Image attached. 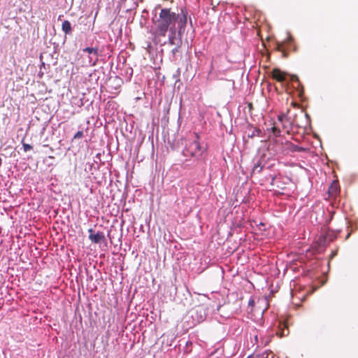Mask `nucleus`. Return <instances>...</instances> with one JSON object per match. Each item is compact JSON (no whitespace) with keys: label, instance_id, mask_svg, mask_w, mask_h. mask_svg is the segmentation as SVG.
<instances>
[{"label":"nucleus","instance_id":"f3484780","mask_svg":"<svg viewBox=\"0 0 358 358\" xmlns=\"http://www.w3.org/2000/svg\"><path fill=\"white\" fill-rule=\"evenodd\" d=\"M22 146L24 152H27L32 149V146L27 143H23Z\"/></svg>","mask_w":358,"mask_h":358},{"label":"nucleus","instance_id":"6e6552de","mask_svg":"<svg viewBox=\"0 0 358 358\" xmlns=\"http://www.w3.org/2000/svg\"><path fill=\"white\" fill-rule=\"evenodd\" d=\"M278 327L280 332H277V334H279L280 337L286 336L289 334V329L286 323L280 322Z\"/></svg>","mask_w":358,"mask_h":358},{"label":"nucleus","instance_id":"a211bd4d","mask_svg":"<svg viewBox=\"0 0 358 358\" xmlns=\"http://www.w3.org/2000/svg\"><path fill=\"white\" fill-rule=\"evenodd\" d=\"M262 169V167L260 166V164H255L253 167V172H260Z\"/></svg>","mask_w":358,"mask_h":358},{"label":"nucleus","instance_id":"4468645a","mask_svg":"<svg viewBox=\"0 0 358 358\" xmlns=\"http://www.w3.org/2000/svg\"><path fill=\"white\" fill-rule=\"evenodd\" d=\"M271 130L274 136L278 137L280 136L281 131L278 127L273 126L271 128Z\"/></svg>","mask_w":358,"mask_h":358},{"label":"nucleus","instance_id":"f03ea898","mask_svg":"<svg viewBox=\"0 0 358 358\" xmlns=\"http://www.w3.org/2000/svg\"><path fill=\"white\" fill-rule=\"evenodd\" d=\"M206 150V148H203L199 143V136L193 133L185 141L182 155L187 157H199Z\"/></svg>","mask_w":358,"mask_h":358},{"label":"nucleus","instance_id":"ddd939ff","mask_svg":"<svg viewBox=\"0 0 358 358\" xmlns=\"http://www.w3.org/2000/svg\"><path fill=\"white\" fill-rule=\"evenodd\" d=\"M262 131L260 129L255 127L252 129L251 134L248 135L249 137L253 138L255 136H260Z\"/></svg>","mask_w":358,"mask_h":358},{"label":"nucleus","instance_id":"f257e3e1","mask_svg":"<svg viewBox=\"0 0 358 358\" xmlns=\"http://www.w3.org/2000/svg\"><path fill=\"white\" fill-rule=\"evenodd\" d=\"M156 25L157 33L162 36H165L167 31L169 29L173 34H176V23L178 22L180 27L179 32L187 24V12L182 10V16L171 10V8H162L159 17L155 20L152 19Z\"/></svg>","mask_w":358,"mask_h":358},{"label":"nucleus","instance_id":"393cba45","mask_svg":"<svg viewBox=\"0 0 358 358\" xmlns=\"http://www.w3.org/2000/svg\"><path fill=\"white\" fill-rule=\"evenodd\" d=\"M336 255V252H334V253L332 254V255H331V258H333Z\"/></svg>","mask_w":358,"mask_h":358},{"label":"nucleus","instance_id":"423d86ee","mask_svg":"<svg viewBox=\"0 0 358 358\" xmlns=\"http://www.w3.org/2000/svg\"><path fill=\"white\" fill-rule=\"evenodd\" d=\"M108 83L111 87H113L114 85V88L117 90L123 83V79L118 76H110L108 78Z\"/></svg>","mask_w":358,"mask_h":358},{"label":"nucleus","instance_id":"dca6fc26","mask_svg":"<svg viewBox=\"0 0 358 358\" xmlns=\"http://www.w3.org/2000/svg\"><path fill=\"white\" fill-rule=\"evenodd\" d=\"M254 340L255 341V343L258 345H260V341H259V336L257 333V330H254Z\"/></svg>","mask_w":358,"mask_h":358},{"label":"nucleus","instance_id":"4be33fe9","mask_svg":"<svg viewBox=\"0 0 358 358\" xmlns=\"http://www.w3.org/2000/svg\"><path fill=\"white\" fill-rule=\"evenodd\" d=\"M89 236H93L94 234V231L92 229H88Z\"/></svg>","mask_w":358,"mask_h":358},{"label":"nucleus","instance_id":"412c9836","mask_svg":"<svg viewBox=\"0 0 358 358\" xmlns=\"http://www.w3.org/2000/svg\"><path fill=\"white\" fill-rule=\"evenodd\" d=\"M174 35H175V34H172V36H169V43H170L171 45H173V44H174Z\"/></svg>","mask_w":358,"mask_h":358},{"label":"nucleus","instance_id":"a878e982","mask_svg":"<svg viewBox=\"0 0 358 358\" xmlns=\"http://www.w3.org/2000/svg\"><path fill=\"white\" fill-rule=\"evenodd\" d=\"M159 7H160V5L157 6L155 7V10H157L158 8H159Z\"/></svg>","mask_w":358,"mask_h":358},{"label":"nucleus","instance_id":"39448f33","mask_svg":"<svg viewBox=\"0 0 358 358\" xmlns=\"http://www.w3.org/2000/svg\"><path fill=\"white\" fill-rule=\"evenodd\" d=\"M83 52H87L89 58V62L86 65L94 66L98 60V48H86Z\"/></svg>","mask_w":358,"mask_h":358},{"label":"nucleus","instance_id":"9b49d317","mask_svg":"<svg viewBox=\"0 0 358 358\" xmlns=\"http://www.w3.org/2000/svg\"><path fill=\"white\" fill-rule=\"evenodd\" d=\"M338 192V187L336 182L331 184V187L329 189V193L331 196H336Z\"/></svg>","mask_w":358,"mask_h":358},{"label":"nucleus","instance_id":"20e7f679","mask_svg":"<svg viewBox=\"0 0 358 358\" xmlns=\"http://www.w3.org/2000/svg\"><path fill=\"white\" fill-rule=\"evenodd\" d=\"M207 313L203 306H198L192 310V317L197 323H200L206 320Z\"/></svg>","mask_w":358,"mask_h":358},{"label":"nucleus","instance_id":"7ed1b4c3","mask_svg":"<svg viewBox=\"0 0 358 358\" xmlns=\"http://www.w3.org/2000/svg\"><path fill=\"white\" fill-rule=\"evenodd\" d=\"M267 71L271 77L280 83H288L289 81H298V78L295 75H290L286 72L282 71L280 69H270Z\"/></svg>","mask_w":358,"mask_h":358},{"label":"nucleus","instance_id":"b1692460","mask_svg":"<svg viewBox=\"0 0 358 358\" xmlns=\"http://www.w3.org/2000/svg\"><path fill=\"white\" fill-rule=\"evenodd\" d=\"M131 70V72L129 73V76H131L133 73V69H129Z\"/></svg>","mask_w":358,"mask_h":358},{"label":"nucleus","instance_id":"aec40b11","mask_svg":"<svg viewBox=\"0 0 358 358\" xmlns=\"http://www.w3.org/2000/svg\"><path fill=\"white\" fill-rule=\"evenodd\" d=\"M270 355H271V358H273L272 353L271 352H268L267 351L262 354V357H263V358H269L268 357Z\"/></svg>","mask_w":358,"mask_h":358},{"label":"nucleus","instance_id":"1a4fd4ad","mask_svg":"<svg viewBox=\"0 0 358 358\" xmlns=\"http://www.w3.org/2000/svg\"><path fill=\"white\" fill-rule=\"evenodd\" d=\"M62 29L66 34L71 33V24L69 20H64L62 24Z\"/></svg>","mask_w":358,"mask_h":358},{"label":"nucleus","instance_id":"f8f14e48","mask_svg":"<svg viewBox=\"0 0 358 358\" xmlns=\"http://www.w3.org/2000/svg\"><path fill=\"white\" fill-rule=\"evenodd\" d=\"M278 119L279 122H280L282 124V125L285 128L287 127V123H289V121L287 115H285V114L279 115Z\"/></svg>","mask_w":358,"mask_h":358},{"label":"nucleus","instance_id":"2eb2a0df","mask_svg":"<svg viewBox=\"0 0 358 358\" xmlns=\"http://www.w3.org/2000/svg\"><path fill=\"white\" fill-rule=\"evenodd\" d=\"M83 136V131H78L76 132L73 136V139L81 138Z\"/></svg>","mask_w":358,"mask_h":358},{"label":"nucleus","instance_id":"6ab92c4d","mask_svg":"<svg viewBox=\"0 0 358 358\" xmlns=\"http://www.w3.org/2000/svg\"><path fill=\"white\" fill-rule=\"evenodd\" d=\"M276 49L278 50V51H281L283 54V57H285V52H284V50H283V47H282V44H278L277 45V48Z\"/></svg>","mask_w":358,"mask_h":358},{"label":"nucleus","instance_id":"bb28decb","mask_svg":"<svg viewBox=\"0 0 358 358\" xmlns=\"http://www.w3.org/2000/svg\"><path fill=\"white\" fill-rule=\"evenodd\" d=\"M45 63L43 62L42 66H45Z\"/></svg>","mask_w":358,"mask_h":358},{"label":"nucleus","instance_id":"0eeeda50","mask_svg":"<svg viewBox=\"0 0 358 358\" xmlns=\"http://www.w3.org/2000/svg\"><path fill=\"white\" fill-rule=\"evenodd\" d=\"M89 239L94 243H100L106 240L105 235L102 231H98L93 236H89Z\"/></svg>","mask_w":358,"mask_h":358},{"label":"nucleus","instance_id":"5701e85b","mask_svg":"<svg viewBox=\"0 0 358 358\" xmlns=\"http://www.w3.org/2000/svg\"><path fill=\"white\" fill-rule=\"evenodd\" d=\"M248 304H249V306H254L255 305L254 299H250Z\"/></svg>","mask_w":358,"mask_h":358},{"label":"nucleus","instance_id":"9d476101","mask_svg":"<svg viewBox=\"0 0 358 358\" xmlns=\"http://www.w3.org/2000/svg\"><path fill=\"white\" fill-rule=\"evenodd\" d=\"M272 336H268L266 337H261L260 338V345H258V347H264L267 345L271 340Z\"/></svg>","mask_w":358,"mask_h":358}]
</instances>
